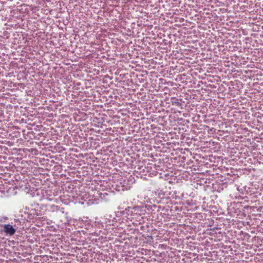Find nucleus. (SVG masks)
I'll use <instances>...</instances> for the list:
<instances>
[{"label": "nucleus", "instance_id": "f257e3e1", "mask_svg": "<svg viewBox=\"0 0 263 263\" xmlns=\"http://www.w3.org/2000/svg\"><path fill=\"white\" fill-rule=\"evenodd\" d=\"M4 232L9 235H13L15 234L16 230L12 225L7 224H5L4 226Z\"/></svg>", "mask_w": 263, "mask_h": 263}, {"label": "nucleus", "instance_id": "f03ea898", "mask_svg": "<svg viewBox=\"0 0 263 263\" xmlns=\"http://www.w3.org/2000/svg\"><path fill=\"white\" fill-rule=\"evenodd\" d=\"M176 103H177V104H180V103H179V102H176Z\"/></svg>", "mask_w": 263, "mask_h": 263}]
</instances>
